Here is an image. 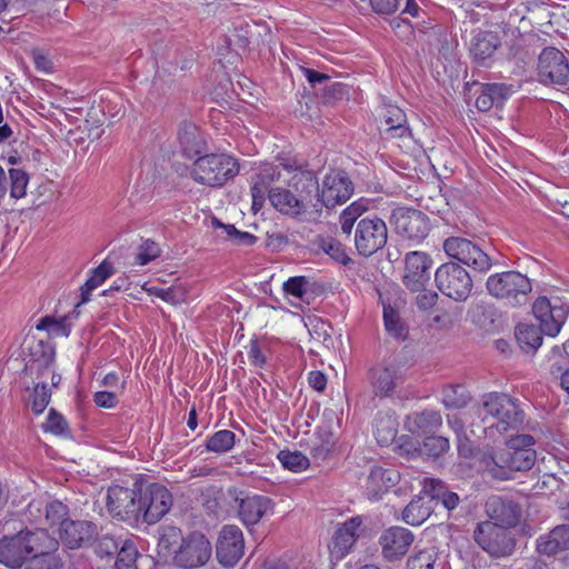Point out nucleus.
Listing matches in <instances>:
<instances>
[{"mask_svg": "<svg viewBox=\"0 0 569 569\" xmlns=\"http://www.w3.org/2000/svg\"><path fill=\"white\" fill-rule=\"evenodd\" d=\"M238 172L239 164L234 158L226 153H210L196 159L191 177L200 184L221 187Z\"/></svg>", "mask_w": 569, "mask_h": 569, "instance_id": "nucleus-6", "label": "nucleus"}, {"mask_svg": "<svg viewBox=\"0 0 569 569\" xmlns=\"http://www.w3.org/2000/svg\"><path fill=\"white\" fill-rule=\"evenodd\" d=\"M139 552L136 545L126 540L120 547L114 561V569H138L137 559Z\"/></svg>", "mask_w": 569, "mask_h": 569, "instance_id": "nucleus-46", "label": "nucleus"}, {"mask_svg": "<svg viewBox=\"0 0 569 569\" xmlns=\"http://www.w3.org/2000/svg\"><path fill=\"white\" fill-rule=\"evenodd\" d=\"M486 513L490 521L508 529L518 525L521 517V508L511 499L492 496L486 502Z\"/></svg>", "mask_w": 569, "mask_h": 569, "instance_id": "nucleus-24", "label": "nucleus"}, {"mask_svg": "<svg viewBox=\"0 0 569 569\" xmlns=\"http://www.w3.org/2000/svg\"><path fill=\"white\" fill-rule=\"evenodd\" d=\"M323 90V100L326 103H331L333 100L341 99L346 93V86L340 82H333L329 79V82L321 87Z\"/></svg>", "mask_w": 569, "mask_h": 569, "instance_id": "nucleus-60", "label": "nucleus"}, {"mask_svg": "<svg viewBox=\"0 0 569 569\" xmlns=\"http://www.w3.org/2000/svg\"><path fill=\"white\" fill-rule=\"evenodd\" d=\"M368 210V200L359 199L345 208L339 216L341 232L351 236L353 231L355 248L362 257H371L381 250L388 240V229L381 218H361Z\"/></svg>", "mask_w": 569, "mask_h": 569, "instance_id": "nucleus-1", "label": "nucleus"}, {"mask_svg": "<svg viewBox=\"0 0 569 569\" xmlns=\"http://www.w3.org/2000/svg\"><path fill=\"white\" fill-rule=\"evenodd\" d=\"M353 193V183L345 171L333 170L326 174L320 190L321 210L346 202Z\"/></svg>", "mask_w": 569, "mask_h": 569, "instance_id": "nucleus-18", "label": "nucleus"}, {"mask_svg": "<svg viewBox=\"0 0 569 569\" xmlns=\"http://www.w3.org/2000/svg\"><path fill=\"white\" fill-rule=\"evenodd\" d=\"M212 555L209 539L201 532L194 531L182 538L173 560L183 569H196L204 566Z\"/></svg>", "mask_w": 569, "mask_h": 569, "instance_id": "nucleus-12", "label": "nucleus"}, {"mask_svg": "<svg viewBox=\"0 0 569 569\" xmlns=\"http://www.w3.org/2000/svg\"><path fill=\"white\" fill-rule=\"evenodd\" d=\"M171 492L160 483L146 487L140 482L141 517L144 522L152 525L162 519L172 507Z\"/></svg>", "mask_w": 569, "mask_h": 569, "instance_id": "nucleus-13", "label": "nucleus"}, {"mask_svg": "<svg viewBox=\"0 0 569 569\" xmlns=\"http://www.w3.org/2000/svg\"><path fill=\"white\" fill-rule=\"evenodd\" d=\"M178 141L182 153L189 158H199L206 150V140L199 128L190 122H183L179 127Z\"/></svg>", "mask_w": 569, "mask_h": 569, "instance_id": "nucleus-28", "label": "nucleus"}, {"mask_svg": "<svg viewBox=\"0 0 569 569\" xmlns=\"http://www.w3.org/2000/svg\"><path fill=\"white\" fill-rule=\"evenodd\" d=\"M480 416L487 429L497 430L501 435L519 432L526 417L517 399L498 392L483 396Z\"/></svg>", "mask_w": 569, "mask_h": 569, "instance_id": "nucleus-4", "label": "nucleus"}, {"mask_svg": "<svg viewBox=\"0 0 569 569\" xmlns=\"http://www.w3.org/2000/svg\"><path fill=\"white\" fill-rule=\"evenodd\" d=\"M399 479L395 470L373 467L367 478L366 495L370 500H379Z\"/></svg>", "mask_w": 569, "mask_h": 569, "instance_id": "nucleus-27", "label": "nucleus"}, {"mask_svg": "<svg viewBox=\"0 0 569 569\" xmlns=\"http://www.w3.org/2000/svg\"><path fill=\"white\" fill-rule=\"evenodd\" d=\"M449 440L441 436H427L420 447V453L429 458H438L449 450Z\"/></svg>", "mask_w": 569, "mask_h": 569, "instance_id": "nucleus-49", "label": "nucleus"}, {"mask_svg": "<svg viewBox=\"0 0 569 569\" xmlns=\"http://www.w3.org/2000/svg\"><path fill=\"white\" fill-rule=\"evenodd\" d=\"M244 553V538L236 525H226L219 532L216 545V556L224 568H233Z\"/></svg>", "mask_w": 569, "mask_h": 569, "instance_id": "nucleus-17", "label": "nucleus"}, {"mask_svg": "<svg viewBox=\"0 0 569 569\" xmlns=\"http://www.w3.org/2000/svg\"><path fill=\"white\" fill-rule=\"evenodd\" d=\"M510 87L505 83H481L476 107L479 111H489L492 107H500L509 98Z\"/></svg>", "mask_w": 569, "mask_h": 569, "instance_id": "nucleus-30", "label": "nucleus"}, {"mask_svg": "<svg viewBox=\"0 0 569 569\" xmlns=\"http://www.w3.org/2000/svg\"><path fill=\"white\" fill-rule=\"evenodd\" d=\"M419 295L417 296V306L421 310H428L432 308L437 300H438V293L433 290H426L425 288L418 291Z\"/></svg>", "mask_w": 569, "mask_h": 569, "instance_id": "nucleus-63", "label": "nucleus"}, {"mask_svg": "<svg viewBox=\"0 0 569 569\" xmlns=\"http://www.w3.org/2000/svg\"><path fill=\"white\" fill-rule=\"evenodd\" d=\"M472 537L478 547L495 559L510 557L516 549L515 536L490 520L478 522Z\"/></svg>", "mask_w": 569, "mask_h": 569, "instance_id": "nucleus-7", "label": "nucleus"}, {"mask_svg": "<svg viewBox=\"0 0 569 569\" xmlns=\"http://www.w3.org/2000/svg\"><path fill=\"white\" fill-rule=\"evenodd\" d=\"M300 70L313 89H317L318 86L321 88L325 83L329 82L330 77L327 73L302 66L300 67Z\"/></svg>", "mask_w": 569, "mask_h": 569, "instance_id": "nucleus-61", "label": "nucleus"}, {"mask_svg": "<svg viewBox=\"0 0 569 569\" xmlns=\"http://www.w3.org/2000/svg\"><path fill=\"white\" fill-rule=\"evenodd\" d=\"M362 531L363 519L361 516H355L346 520L336 529L332 536L329 545L331 556L336 559L345 558L351 551Z\"/></svg>", "mask_w": 569, "mask_h": 569, "instance_id": "nucleus-22", "label": "nucleus"}, {"mask_svg": "<svg viewBox=\"0 0 569 569\" xmlns=\"http://www.w3.org/2000/svg\"><path fill=\"white\" fill-rule=\"evenodd\" d=\"M413 540L415 537L409 529L398 526L390 527L379 537L381 555L390 562L400 560L407 555Z\"/></svg>", "mask_w": 569, "mask_h": 569, "instance_id": "nucleus-20", "label": "nucleus"}, {"mask_svg": "<svg viewBox=\"0 0 569 569\" xmlns=\"http://www.w3.org/2000/svg\"><path fill=\"white\" fill-rule=\"evenodd\" d=\"M569 549V525L553 528L548 535L537 540V550L540 555L553 556Z\"/></svg>", "mask_w": 569, "mask_h": 569, "instance_id": "nucleus-31", "label": "nucleus"}, {"mask_svg": "<svg viewBox=\"0 0 569 569\" xmlns=\"http://www.w3.org/2000/svg\"><path fill=\"white\" fill-rule=\"evenodd\" d=\"M278 459L286 469L295 472L305 470L309 466V459L300 451L281 450Z\"/></svg>", "mask_w": 569, "mask_h": 569, "instance_id": "nucleus-51", "label": "nucleus"}, {"mask_svg": "<svg viewBox=\"0 0 569 569\" xmlns=\"http://www.w3.org/2000/svg\"><path fill=\"white\" fill-rule=\"evenodd\" d=\"M107 508L113 518L127 522H137L141 517L140 482L133 488L112 486L108 489Z\"/></svg>", "mask_w": 569, "mask_h": 569, "instance_id": "nucleus-10", "label": "nucleus"}, {"mask_svg": "<svg viewBox=\"0 0 569 569\" xmlns=\"http://www.w3.org/2000/svg\"><path fill=\"white\" fill-rule=\"evenodd\" d=\"M542 335L539 327L529 323H519L515 329L516 340L519 347L527 353L536 352L542 343Z\"/></svg>", "mask_w": 569, "mask_h": 569, "instance_id": "nucleus-33", "label": "nucleus"}, {"mask_svg": "<svg viewBox=\"0 0 569 569\" xmlns=\"http://www.w3.org/2000/svg\"><path fill=\"white\" fill-rule=\"evenodd\" d=\"M430 500L441 502L447 510H453L460 502V498L456 492L448 491L446 485L437 479H425L421 491Z\"/></svg>", "mask_w": 569, "mask_h": 569, "instance_id": "nucleus-32", "label": "nucleus"}, {"mask_svg": "<svg viewBox=\"0 0 569 569\" xmlns=\"http://www.w3.org/2000/svg\"><path fill=\"white\" fill-rule=\"evenodd\" d=\"M540 82L566 86L569 81V63L565 54L555 47L542 50L538 59Z\"/></svg>", "mask_w": 569, "mask_h": 569, "instance_id": "nucleus-16", "label": "nucleus"}, {"mask_svg": "<svg viewBox=\"0 0 569 569\" xmlns=\"http://www.w3.org/2000/svg\"><path fill=\"white\" fill-rule=\"evenodd\" d=\"M375 436L381 446H387L397 436V422L390 416H379L375 420Z\"/></svg>", "mask_w": 569, "mask_h": 569, "instance_id": "nucleus-43", "label": "nucleus"}, {"mask_svg": "<svg viewBox=\"0 0 569 569\" xmlns=\"http://www.w3.org/2000/svg\"><path fill=\"white\" fill-rule=\"evenodd\" d=\"M533 445L535 439L530 435L511 437L507 440L505 448L486 460L487 471L496 479L506 480L513 471L531 469L536 462Z\"/></svg>", "mask_w": 569, "mask_h": 569, "instance_id": "nucleus-2", "label": "nucleus"}, {"mask_svg": "<svg viewBox=\"0 0 569 569\" xmlns=\"http://www.w3.org/2000/svg\"><path fill=\"white\" fill-rule=\"evenodd\" d=\"M552 379L569 395V369L553 363L550 368Z\"/></svg>", "mask_w": 569, "mask_h": 569, "instance_id": "nucleus-62", "label": "nucleus"}, {"mask_svg": "<svg viewBox=\"0 0 569 569\" xmlns=\"http://www.w3.org/2000/svg\"><path fill=\"white\" fill-rule=\"evenodd\" d=\"M8 177L10 180V197L17 200L24 198L30 179L29 174L22 169L11 168L8 170Z\"/></svg>", "mask_w": 569, "mask_h": 569, "instance_id": "nucleus-47", "label": "nucleus"}, {"mask_svg": "<svg viewBox=\"0 0 569 569\" xmlns=\"http://www.w3.org/2000/svg\"><path fill=\"white\" fill-rule=\"evenodd\" d=\"M236 500L238 501V516L246 526L258 523L273 507L271 499L266 496H246L236 498Z\"/></svg>", "mask_w": 569, "mask_h": 569, "instance_id": "nucleus-26", "label": "nucleus"}, {"mask_svg": "<svg viewBox=\"0 0 569 569\" xmlns=\"http://www.w3.org/2000/svg\"><path fill=\"white\" fill-rule=\"evenodd\" d=\"M320 247L328 256L343 266L352 262L345 246L335 238L322 239Z\"/></svg>", "mask_w": 569, "mask_h": 569, "instance_id": "nucleus-52", "label": "nucleus"}, {"mask_svg": "<svg viewBox=\"0 0 569 569\" xmlns=\"http://www.w3.org/2000/svg\"><path fill=\"white\" fill-rule=\"evenodd\" d=\"M51 542L50 548L43 550L41 555L32 557L24 569H63V561L56 553L59 541L51 536Z\"/></svg>", "mask_w": 569, "mask_h": 569, "instance_id": "nucleus-39", "label": "nucleus"}, {"mask_svg": "<svg viewBox=\"0 0 569 569\" xmlns=\"http://www.w3.org/2000/svg\"><path fill=\"white\" fill-rule=\"evenodd\" d=\"M432 259L422 251H410L405 257L403 284L410 291H420L430 280Z\"/></svg>", "mask_w": 569, "mask_h": 569, "instance_id": "nucleus-19", "label": "nucleus"}, {"mask_svg": "<svg viewBox=\"0 0 569 569\" xmlns=\"http://www.w3.org/2000/svg\"><path fill=\"white\" fill-rule=\"evenodd\" d=\"M498 47V37L491 31H480L471 40L470 52L477 60H485L493 54Z\"/></svg>", "mask_w": 569, "mask_h": 569, "instance_id": "nucleus-38", "label": "nucleus"}, {"mask_svg": "<svg viewBox=\"0 0 569 569\" xmlns=\"http://www.w3.org/2000/svg\"><path fill=\"white\" fill-rule=\"evenodd\" d=\"M435 282L442 295L457 302H465L473 288L470 273L453 261L445 262L437 268Z\"/></svg>", "mask_w": 569, "mask_h": 569, "instance_id": "nucleus-8", "label": "nucleus"}, {"mask_svg": "<svg viewBox=\"0 0 569 569\" xmlns=\"http://www.w3.org/2000/svg\"><path fill=\"white\" fill-rule=\"evenodd\" d=\"M446 254L469 267L475 272L487 273L493 266L492 258L476 242L462 237H449L443 241Z\"/></svg>", "mask_w": 569, "mask_h": 569, "instance_id": "nucleus-9", "label": "nucleus"}, {"mask_svg": "<svg viewBox=\"0 0 569 569\" xmlns=\"http://www.w3.org/2000/svg\"><path fill=\"white\" fill-rule=\"evenodd\" d=\"M114 272L113 264L103 260L97 268L91 270V274L84 284L80 288L81 299L77 305L86 303L90 300L91 292L101 286Z\"/></svg>", "mask_w": 569, "mask_h": 569, "instance_id": "nucleus-36", "label": "nucleus"}, {"mask_svg": "<svg viewBox=\"0 0 569 569\" xmlns=\"http://www.w3.org/2000/svg\"><path fill=\"white\" fill-rule=\"evenodd\" d=\"M120 547L121 546L113 537L103 536L102 538L99 539L96 546V552L101 558L111 557L119 552Z\"/></svg>", "mask_w": 569, "mask_h": 569, "instance_id": "nucleus-59", "label": "nucleus"}, {"mask_svg": "<svg viewBox=\"0 0 569 569\" xmlns=\"http://www.w3.org/2000/svg\"><path fill=\"white\" fill-rule=\"evenodd\" d=\"M97 535V526L88 520L69 519L59 529L60 539L69 549H78L91 545Z\"/></svg>", "mask_w": 569, "mask_h": 569, "instance_id": "nucleus-23", "label": "nucleus"}, {"mask_svg": "<svg viewBox=\"0 0 569 569\" xmlns=\"http://www.w3.org/2000/svg\"><path fill=\"white\" fill-rule=\"evenodd\" d=\"M383 118L388 126L386 132L391 138H405L410 136L406 113L399 107L387 106L383 111Z\"/></svg>", "mask_w": 569, "mask_h": 569, "instance_id": "nucleus-34", "label": "nucleus"}, {"mask_svg": "<svg viewBox=\"0 0 569 569\" xmlns=\"http://www.w3.org/2000/svg\"><path fill=\"white\" fill-rule=\"evenodd\" d=\"M28 360H54V348L49 342L32 339L29 342Z\"/></svg>", "mask_w": 569, "mask_h": 569, "instance_id": "nucleus-54", "label": "nucleus"}, {"mask_svg": "<svg viewBox=\"0 0 569 569\" xmlns=\"http://www.w3.org/2000/svg\"><path fill=\"white\" fill-rule=\"evenodd\" d=\"M336 437L327 427H319L310 445V452L317 460H326L333 450Z\"/></svg>", "mask_w": 569, "mask_h": 569, "instance_id": "nucleus-41", "label": "nucleus"}, {"mask_svg": "<svg viewBox=\"0 0 569 569\" xmlns=\"http://www.w3.org/2000/svg\"><path fill=\"white\" fill-rule=\"evenodd\" d=\"M212 226L223 231L226 240H229L234 246L250 247L256 243L257 237L247 231L238 230L233 224H227L218 220L212 219Z\"/></svg>", "mask_w": 569, "mask_h": 569, "instance_id": "nucleus-42", "label": "nucleus"}, {"mask_svg": "<svg viewBox=\"0 0 569 569\" xmlns=\"http://www.w3.org/2000/svg\"><path fill=\"white\" fill-rule=\"evenodd\" d=\"M367 377L372 393L379 398L392 397L398 385L402 382L400 369L393 363H377L369 369Z\"/></svg>", "mask_w": 569, "mask_h": 569, "instance_id": "nucleus-21", "label": "nucleus"}, {"mask_svg": "<svg viewBox=\"0 0 569 569\" xmlns=\"http://www.w3.org/2000/svg\"><path fill=\"white\" fill-rule=\"evenodd\" d=\"M429 497L426 495L412 499L402 512L405 522L411 526H419L431 515V506Z\"/></svg>", "mask_w": 569, "mask_h": 569, "instance_id": "nucleus-37", "label": "nucleus"}, {"mask_svg": "<svg viewBox=\"0 0 569 569\" xmlns=\"http://www.w3.org/2000/svg\"><path fill=\"white\" fill-rule=\"evenodd\" d=\"M383 322L387 332L398 339L405 340L408 336V327L400 316L399 310L389 302H383Z\"/></svg>", "mask_w": 569, "mask_h": 569, "instance_id": "nucleus-40", "label": "nucleus"}, {"mask_svg": "<svg viewBox=\"0 0 569 569\" xmlns=\"http://www.w3.org/2000/svg\"><path fill=\"white\" fill-rule=\"evenodd\" d=\"M160 254L161 249L157 242L151 239L143 240L138 247L134 263L138 266H146L160 257Z\"/></svg>", "mask_w": 569, "mask_h": 569, "instance_id": "nucleus-53", "label": "nucleus"}, {"mask_svg": "<svg viewBox=\"0 0 569 569\" xmlns=\"http://www.w3.org/2000/svg\"><path fill=\"white\" fill-rule=\"evenodd\" d=\"M409 430L421 435L432 433L442 425V417L436 410H425L409 417Z\"/></svg>", "mask_w": 569, "mask_h": 569, "instance_id": "nucleus-35", "label": "nucleus"}, {"mask_svg": "<svg viewBox=\"0 0 569 569\" xmlns=\"http://www.w3.org/2000/svg\"><path fill=\"white\" fill-rule=\"evenodd\" d=\"M396 232L409 240L421 241L430 230L429 218L420 210L397 208L391 214Z\"/></svg>", "mask_w": 569, "mask_h": 569, "instance_id": "nucleus-15", "label": "nucleus"}, {"mask_svg": "<svg viewBox=\"0 0 569 569\" xmlns=\"http://www.w3.org/2000/svg\"><path fill=\"white\" fill-rule=\"evenodd\" d=\"M281 179V171L278 166L264 164L260 167L259 172L253 177L251 186L252 209L257 212L262 208L266 197L269 198L270 190H273V183Z\"/></svg>", "mask_w": 569, "mask_h": 569, "instance_id": "nucleus-25", "label": "nucleus"}, {"mask_svg": "<svg viewBox=\"0 0 569 569\" xmlns=\"http://www.w3.org/2000/svg\"><path fill=\"white\" fill-rule=\"evenodd\" d=\"M54 360H27L24 371L37 379L48 377L52 371Z\"/></svg>", "mask_w": 569, "mask_h": 569, "instance_id": "nucleus-58", "label": "nucleus"}, {"mask_svg": "<svg viewBox=\"0 0 569 569\" xmlns=\"http://www.w3.org/2000/svg\"><path fill=\"white\" fill-rule=\"evenodd\" d=\"M288 187L308 213L321 212L320 186L317 176L312 171L296 168L288 181Z\"/></svg>", "mask_w": 569, "mask_h": 569, "instance_id": "nucleus-14", "label": "nucleus"}, {"mask_svg": "<svg viewBox=\"0 0 569 569\" xmlns=\"http://www.w3.org/2000/svg\"><path fill=\"white\" fill-rule=\"evenodd\" d=\"M236 435L227 429L219 430L206 441V449L216 453L230 451L234 446Z\"/></svg>", "mask_w": 569, "mask_h": 569, "instance_id": "nucleus-44", "label": "nucleus"}, {"mask_svg": "<svg viewBox=\"0 0 569 569\" xmlns=\"http://www.w3.org/2000/svg\"><path fill=\"white\" fill-rule=\"evenodd\" d=\"M489 296L503 301L507 306H525L532 291L531 280L519 271L509 270L490 274L486 281Z\"/></svg>", "mask_w": 569, "mask_h": 569, "instance_id": "nucleus-5", "label": "nucleus"}, {"mask_svg": "<svg viewBox=\"0 0 569 569\" xmlns=\"http://www.w3.org/2000/svg\"><path fill=\"white\" fill-rule=\"evenodd\" d=\"M69 508L59 500H52L44 506L46 523L50 527H63L64 521H68Z\"/></svg>", "mask_w": 569, "mask_h": 569, "instance_id": "nucleus-45", "label": "nucleus"}, {"mask_svg": "<svg viewBox=\"0 0 569 569\" xmlns=\"http://www.w3.org/2000/svg\"><path fill=\"white\" fill-rule=\"evenodd\" d=\"M308 283V279L303 276L291 277L283 282V290L287 295L302 300L307 295Z\"/></svg>", "mask_w": 569, "mask_h": 569, "instance_id": "nucleus-56", "label": "nucleus"}, {"mask_svg": "<svg viewBox=\"0 0 569 569\" xmlns=\"http://www.w3.org/2000/svg\"><path fill=\"white\" fill-rule=\"evenodd\" d=\"M44 430L57 436H63L68 433V422L59 412L50 409Z\"/></svg>", "mask_w": 569, "mask_h": 569, "instance_id": "nucleus-57", "label": "nucleus"}, {"mask_svg": "<svg viewBox=\"0 0 569 569\" xmlns=\"http://www.w3.org/2000/svg\"><path fill=\"white\" fill-rule=\"evenodd\" d=\"M532 313L539 321L542 332L551 338L557 337L569 316V305L559 298L538 297L532 305Z\"/></svg>", "mask_w": 569, "mask_h": 569, "instance_id": "nucleus-11", "label": "nucleus"}, {"mask_svg": "<svg viewBox=\"0 0 569 569\" xmlns=\"http://www.w3.org/2000/svg\"><path fill=\"white\" fill-rule=\"evenodd\" d=\"M36 329L46 330L56 337H68L71 330L66 317L56 319L50 316L41 318L37 323Z\"/></svg>", "mask_w": 569, "mask_h": 569, "instance_id": "nucleus-48", "label": "nucleus"}, {"mask_svg": "<svg viewBox=\"0 0 569 569\" xmlns=\"http://www.w3.org/2000/svg\"><path fill=\"white\" fill-rule=\"evenodd\" d=\"M436 557L430 550H421L407 561L408 569H433Z\"/></svg>", "mask_w": 569, "mask_h": 569, "instance_id": "nucleus-55", "label": "nucleus"}, {"mask_svg": "<svg viewBox=\"0 0 569 569\" xmlns=\"http://www.w3.org/2000/svg\"><path fill=\"white\" fill-rule=\"evenodd\" d=\"M51 399V391L44 381H39L29 398V403L36 415L44 411Z\"/></svg>", "mask_w": 569, "mask_h": 569, "instance_id": "nucleus-50", "label": "nucleus"}, {"mask_svg": "<svg viewBox=\"0 0 569 569\" xmlns=\"http://www.w3.org/2000/svg\"><path fill=\"white\" fill-rule=\"evenodd\" d=\"M51 535L46 529H23L0 539V563L18 569L28 565L32 557L51 546Z\"/></svg>", "mask_w": 569, "mask_h": 569, "instance_id": "nucleus-3", "label": "nucleus"}, {"mask_svg": "<svg viewBox=\"0 0 569 569\" xmlns=\"http://www.w3.org/2000/svg\"><path fill=\"white\" fill-rule=\"evenodd\" d=\"M94 403L101 408H113L118 403L116 393L109 391H98L93 397Z\"/></svg>", "mask_w": 569, "mask_h": 569, "instance_id": "nucleus-64", "label": "nucleus"}, {"mask_svg": "<svg viewBox=\"0 0 569 569\" xmlns=\"http://www.w3.org/2000/svg\"><path fill=\"white\" fill-rule=\"evenodd\" d=\"M268 199L271 206L282 214L297 218L308 213L290 188H273Z\"/></svg>", "mask_w": 569, "mask_h": 569, "instance_id": "nucleus-29", "label": "nucleus"}]
</instances>
